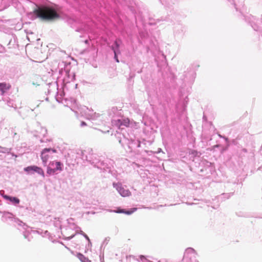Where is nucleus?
I'll list each match as a JSON object with an SVG mask.
<instances>
[{
    "label": "nucleus",
    "instance_id": "f257e3e1",
    "mask_svg": "<svg viewBox=\"0 0 262 262\" xmlns=\"http://www.w3.org/2000/svg\"><path fill=\"white\" fill-rule=\"evenodd\" d=\"M34 13L37 17L42 20L54 21L60 18L59 14L52 7H38L34 11Z\"/></svg>",
    "mask_w": 262,
    "mask_h": 262
},
{
    "label": "nucleus",
    "instance_id": "f03ea898",
    "mask_svg": "<svg viewBox=\"0 0 262 262\" xmlns=\"http://www.w3.org/2000/svg\"><path fill=\"white\" fill-rule=\"evenodd\" d=\"M24 170L28 173H31L35 172L41 175L44 174V172L42 169L35 165L28 166L24 168Z\"/></svg>",
    "mask_w": 262,
    "mask_h": 262
},
{
    "label": "nucleus",
    "instance_id": "7ed1b4c3",
    "mask_svg": "<svg viewBox=\"0 0 262 262\" xmlns=\"http://www.w3.org/2000/svg\"><path fill=\"white\" fill-rule=\"evenodd\" d=\"M50 151H52L53 152H56V150L55 149H51V148H45L42 151L41 154V159H42V160L43 163H46L48 161V159H49V158L50 157V155L49 154V152Z\"/></svg>",
    "mask_w": 262,
    "mask_h": 262
},
{
    "label": "nucleus",
    "instance_id": "20e7f679",
    "mask_svg": "<svg viewBox=\"0 0 262 262\" xmlns=\"http://www.w3.org/2000/svg\"><path fill=\"white\" fill-rule=\"evenodd\" d=\"M11 88V85L9 83L3 82L0 83V92L3 95L5 93Z\"/></svg>",
    "mask_w": 262,
    "mask_h": 262
},
{
    "label": "nucleus",
    "instance_id": "39448f33",
    "mask_svg": "<svg viewBox=\"0 0 262 262\" xmlns=\"http://www.w3.org/2000/svg\"><path fill=\"white\" fill-rule=\"evenodd\" d=\"M137 209V208H133L130 209L129 210H125V209L118 208L117 210H114V212L117 213H124L127 215H130L136 211Z\"/></svg>",
    "mask_w": 262,
    "mask_h": 262
},
{
    "label": "nucleus",
    "instance_id": "423d86ee",
    "mask_svg": "<svg viewBox=\"0 0 262 262\" xmlns=\"http://www.w3.org/2000/svg\"><path fill=\"white\" fill-rule=\"evenodd\" d=\"M49 166L52 167L56 170H62V164L60 162L52 161L49 163Z\"/></svg>",
    "mask_w": 262,
    "mask_h": 262
},
{
    "label": "nucleus",
    "instance_id": "0eeeda50",
    "mask_svg": "<svg viewBox=\"0 0 262 262\" xmlns=\"http://www.w3.org/2000/svg\"><path fill=\"white\" fill-rule=\"evenodd\" d=\"M5 198L11 202L14 203L15 204H17L19 203V200L15 197H11L8 195H5Z\"/></svg>",
    "mask_w": 262,
    "mask_h": 262
},
{
    "label": "nucleus",
    "instance_id": "6e6552de",
    "mask_svg": "<svg viewBox=\"0 0 262 262\" xmlns=\"http://www.w3.org/2000/svg\"><path fill=\"white\" fill-rule=\"evenodd\" d=\"M195 253H196V252L193 249H192L191 248H188L185 251L184 257H188L189 254H195Z\"/></svg>",
    "mask_w": 262,
    "mask_h": 262
},
{
    "label": "nucleus",
    "instance_id": "1a4fd4ad",
    "mask_svg": "<svg viewBox=\"0 0 262 262\" xmlns=\"http://www.w3.org/2000/svg\"><path fill=\"white\" fill-rule=\"evenodd\" d=\"M130 123V120L128 118H126L122 120V125H124L126 127H128Z\"/></svg>",
    "mask_w": 262,
    "mask_h": 262
},
{
    "label": "nucleus",
    "instance_id": "9d476101",
    "mask_svg": "<svg viewBox=\"0 0 262 262\" xmlns=\"http://www.w3.org/2000/svg\"><path fill=\"white\" fill-rule=\"evenodd\" d=\"M112 122L115 125L118 126L119 128H120L121 126H122V120L120 119L113 120Z\"/></svg>",
    "mask_w": 262,
    "mask_h": 262
},
{
    "label": "nucleus",
    "instance_id": "9b49d317",
    "mask_svg": "<svg viewBox=\"0 0 262 262\" xmlns=\"http://www.w3.org/2000/svg\"><path fill=\"white\" fill-rule=\"evenodd\" d=\"M120 193L123 196H126L129 195L130 194V192L128 190H121V189H120Z\"/></svg>",
    "mask_w": 262,
    "mask_h": 262
},
{
    "label": "nucleus",
    "instance_id": "f8f14e48",
    "mask_svg": "<svg viewBox=\"0 0 262 262\" xmlns=\"http://www.w3.org/2000/svg\"><path fill=\"white\" fill-rule=\"evenodd\" d=\"M57 170H55L54 168H52V167H51L49 166V167L47 169V173L49 174H54Z\"/></svg>",
    "mask_w": 262,
    "mask_h": 262
},
{
    "label": "nucleus",
    "instance_id": "ddd939ff",
    "mask_svg": "<svg viewBox=\"0 0 262 262\" xmlns=\"http://www.w3.org/2000/svg\"><path fill=\"white\" fill-rule=\"evenodd\" d=\"M121 42V41L120 40V39H117L115 42V43L116 45V48L117 49H118L119 47V46H120V43Z\"/></svg>",
    "mask_w": 262,
    "mask_h": 262
},
{
    "label": "nucleus",
    "instance_id": "4468645a",
    "mask_svg": "<svg viewBox=\"0 0 262 262\" xmlns=\"http://www.w3.org/2000/svg\"><path fill=\"white\" fill-rule=\"evenodd\" d=\"M112 49L113 50L114 52V54H115V59H116V61H117V62H119V59H118V57H117V56L116 50L114 49V47H112Z\"/></svg>",
    "mask_w": 262,
    "mask_h": 262
},
{
    "label": "nucleus",
    "instance_id": "2eb2a0df",
    "mask_svg": "<svg viewBox=\"0 0 262 262\" xmlns=\"http://www.w3.org/2000/svg\"><path fill=\"white\" fill-rule=\"evenodd\" d=\"M190 154H192V155H194L195 156L197 155L198 154V152L196 151V150H191Z\"/></svg>",
    "mask_w": 262,
    "mask_h": 262
},
{
    "label": "nucleus",
    "instance_id": "dca6fc26",
    "mask_svg": "<svg viewBox=\"0 0 262 262\" xmlns=\"http://www.w3.org/2000/svg\"><path fill=\"white\" fill-rule=\"evenodd\" d=\"M140 258L143 261H144L145 260H147L146 258H145V257L144 256H143V255H140Z\"/></svg>",
    "mask_w": 262,
    "mask_h": 262
},
{
    "label": "nucleus",
    "instance_id": "f3484780",
    "mask_svg": "<svg viewBox=\"0 0 262 262\" xmlns=\"http://www.w3.org/2000/svg\"><path fill=\"white\" fill-rule=\"evenodd\" d=\"M80 125H81V126H86L87 124H86V123L85 122L82 121L81 122V124Z\"/></svg>",
    "mask_w": 262,
    "mask_h": 262
},
{
    "label": "nucleus",
    "instance_id": "a211bd4d",
    "mask_svg": "<svg viewBox=\"0 0 262 262\" xmlns=\"http://www.w3.org/2000/svg\"><path fill=\"white\" fill-rule=\"evenodd\" d=\"M85 238H86L88 240H89V238L88 236L86 235H85Z\"/></svg>",
    "mask_w": 262,
    "mask_h": 262
}]
</instances>
